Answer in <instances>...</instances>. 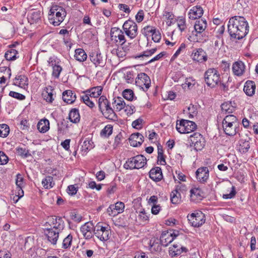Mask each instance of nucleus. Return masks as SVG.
I'll return each instance as SVG.
<instances>
[{
    "label": "nucleus",
    "mask_w": 258,
    "mask_h": 258,
    "mask_svg": "<svg viewBox=\"0 0 258 258\" xmlns=\"http://www.w3.org/2000/svg\"><path fill=\"white\" fill-rule=\"evenodd\" d=\"M177 121L176 128L180 134H188L194 132L197 128V124L194 121L182 119L179 122Z\"/></svg>",
    "instance_id": "obj_7"
},
{
    "label": "nucleus",
    "mask_w": 258,
    "mask_h": 258,
    "mask_svg": "<svg viewBox=\"0 0 258 258\" xmlns=\"http://www.w3.org/2000/svg\"><path fill=\"white\" fill-rule=\"evenodd\" d=\"M10 132L9 126L6 124H0V137H7Z\"/></svg>",
    "instance_id": "obj_47"
},
{
    "label": "nucleus",
    "mask_w": 258,
    "mask_h": 258,
    "mask_svg": "<svg viewBox=\"0 0 258 258\" xmlns=\"http://www.w3.org/2000/svg\"><path fill=\"white\" fill-rule=\"evenodd\" d=\"M177 23V26L181 32L184 31L186 28V21L185 18L179 17L175 20Z\"/></svg>",
    "instance_id": "obj_45"
},
{
    "label": "nucleus",
    "mask_w": 258,
    "mask_h": 258,
    "mask_svg": "<svg viewBox=\"0 0 258 258\" xmlns=\"http://www.w3.org/2000/svg\"><path fill=\"white\" fill-rule=\"evenodd\" d=\"M44 226L54 228L58 230H62L64 228V222L61 217L51 216L48 217L47 221L44 224Z\"/></svg>",
    "instance_id": "obj_8"
},
{
    "label": "nucleus",
    "mask_w": 258,
    "mask_h": 258,
    "mask_svg": "<svg viewBox=\"0 0 258 258\" xmlns=\"http://www.w3.org/2000/svg\"><path fill=\"white\" fill-rule=\"evenodd\" d=\"M52 76L55 79H58L59 77L60 74L62 71V68L58 64L53 66Z\"/></svg>",
    "instance_id": "obj_50"
},
{
    "label": "nucleus",
    "mask_w": 258,
    "mask_h": 258,
    "mask_svg": "<svg viewBox=\"0 0 258 258\" xmlns=\"http://www.w3.org/2000/svg\"><path fill=\"white\" fill-rule=\"evenodd\" d=\"M156 29L151 26H147L144 27L142 30V33L145 36H148L150 34H152Z\"/></svg>",
    "instance_id": "obj_51"
},
{
    "label": "nucleus",
    "mask_w": 258,
    "mask_h": 258,
    "mask_svg": "<svg viewBox=\"0 0 258 258\" xmlns=\"http://www.w3.org/2000/svg\"><path fill=\"white\" fill-rule=\"evenodd\" d=\"M112 104H115L116 107V111H120L125 107V103L121 97L114 98Z\"/></svg>",
    "instance_id": "obj_38"
},
{
    "label": "nucleus",
    "mask_w": 258,
    "mask_h": 258,
    "mask_svg": "<svg viewBox=\"0 0 258 258\" xmlns=\"http://www.w3.org/2000/svg\"><path fill=\"white\" fill-rule=\"evenodd\" d=\"M67 15L66 10L61 6L53 5L48 14V20L54 26H59L64 20Z\"/></svg>",
    "instance_id": "obj_3"
},
{
    "label": "nucleus",
    "mask_w": 258,
    "mask_h": 258,
    "mask_svg": "<svg viewBox=\"0 0 258 258\" xmlns=\"http://www.w3.org/2000/svg\"><path fill=\"white\" fill-rule=\"evenodd\" d=\"M124 204L123 202H118L114 205H110L107 209L108 215L114 217L124 211Z\"/></svg>",
    "instance_id": "obj_15"
},
{
    "label": "nucleus",
    "mask_w": 258,
    "mask_h": 258,
    "mask_svg": "<svg viewBox=\"0 0 258 258\" xmlns=\"http://www.w3.org/2000/svg\"><path fill=\"white\" fill-rule=\"evenodd\" d=\"M61 231L54 228L46 227L44 229V234L46 236L47 240L51 244L54 245L56 244L59 236V233Z\"/></svg>",
    "instance_id": "obj_14"
},
{
    "label": "nucleus",
    "mask_w": 258,
    "mask_h": 258,
    "mask_svg": "<svg viewBox=\"0 0 258 258\" xmlns=\"http://www.w3.org/2000/svg\"><path fill=\"white\" fill-rule=\"evenodd\" d=\"M17 153L20 156L27 158L29 156H31V154L29 153V151L28 150H27L26 148H23L22 147H18L16 149Z\"/></svg>",
    "instance_id": "obj_49"
},
{
    "label": "nucleus",
    "mask_w": 258,
    "mask_h": 258,
    "mask_svg": "<svg viewBox=\"0 0 258 258\" xmlns=\"http://www.w3.org/2000/svg\"><path fill=\"white\" fill-rule=\"evenodd\" d=\"M187 218L190 225L194 227H200L206 221L205 215L202 211L198 210L188 214Z\"/></svg>",
    "instance_id": "obj_6"
},
{
    "label": "nucleus",
    "mask_w": 258,
    "mask_h": 258,
    "mask_svg": "<svg viewBox=\"0 0 258 258\" xmlns=\"http://www.w3.org/2000/svg\"><path fill=\"white\" fill-rule=\"evenodd\" d=\"M152 39L155 42H159L161 39V35L160 33L158 30H157L156 29L154 32H153V33L152 34Z\"/></svg>",
    "instance_id": "obj_62"
},
{
    "label": "nucleus",
    "mask_w": 258,
    "mask_h": 258,
    "mask_svg": "<svg viewBox=\"0 0 258 258\" xmlns=\"http://www.w3.org/2000/svg\"><path fill=\"white\" fill-rule=\"evenodd\" d=\"M204 79L205 82L209 87L214 88L219 84L220 75L216 69L210 68L205 72Z\"/></svg>",
    "instance_id": "obj_5"
},
{
    "label": "nucleus",
    "mask_w": 258,
    "mask_h": 258,
    "mask_svg": "<svg viewBox=\"0 0 258 258\" xmlns=\"http://www.w3.org/2000/svg\"><path fill=\"white\" fill-rule=\"evenodd\" d=\"M69 119L71 122L75 123L79 122L80 120V115L79 110L77 108H73L69 113Z\"/></svg>",
    "instance_id": "obj_32"
},
{
    "label": "nucleus",
    "mask_w": 258,
    "mask_h": 258,
    "mask_svg": "<svg viewBox=\"0 0 258 258\" xmlns=\"http://www.w3.org/2000/svg\"><path fill=\"white\" fill-rule=\"evenodd\" d=\"M161 240L158 238H153L150 240L149 246L151 252H159L161 250Z\"/></svg>",
    "instance_id": "obj_27"
},
{
    "label": "nucleus",
    "mask_w": 258,
    "mask_h": 258,
    "mask_svg": "<svg viewBox=\"0 0 258 258\" xmlns=\"http://www.w3.org/2000/svg\"><path fill=\"white\" fill-rule=\"evenodd\" d=\"M76 59L80 62H83L86 60L87 55L85 51L82 48H78L75 50L74 55Z\"/></svg>",
    "instance_id": "obj_35"
},
{
    "label": "nucleus",
    "mask_w": 258,
    "mask_h": 258,
    "mask_svg": "<svg viewBox=\"0 0 258 258\" xmlns=\"http://www.w3.org/2000/svg\"><path fill=\"white\" fill-rule=\"evenodd\" d=\"M144 136L139 133L132 134L129 138L131 146L137 147L140 146L144 142Z\"/></svg>",
    "instance_id": "obj_19"
},
{
    "label": "nucleus",
    "mask_w": 258,
    "mask_h": 258,
    "mask_svg": "<svg viewBox=\"0 0 258 258\" xmlns=\"http://www.w3.org/2000/svg\"><path fill=\"white\" fill-rule=\"evenodd\" d=\"M136 84L141 88L144 91H147L151 86L150 77L145 73H141L138 75L136 79Z\"/></svg>",
    "instance_id": "obj_11"
},
{
    "label": "nucleus",
    "mask_w": 258,
    "mask_h": 258,
    "mask_svg": "<svg viewBox=\"0 0 258 258\" xmlns=\"http://www.w3.org/2000/svg\"><path fill=\"white\" fill-rule=\"evenodd\" d=\"M157 51L156 48H154L151 49L147 50L143 52V53L139 55L135 56L136 58H140L141 57H149Z\"/></svg>",
    "instance_id": "obj_55"
},
{
    "label": "nucleus",
    "mask_w": 258,
    "mask_h": 258,
    "mask_svg": "<svg viewBox=\"0 0 258 258\" xmlns=\"http://www.w3.org/2000/svg\"><path fill=\"white\" fill-rule=\"evenodd\" d=\"M256 86L255 82L252 81L248 80L244 84L243 91L248 96H252L255 93Z\"/></svg>",
    "instance_id": "obj_23"
},
{
    "label": "nucleus",
    "mask_w": 258,
    "mask_h": 258,
    "mask_svg": "<svg viewBox=\"0 0 258 258\" xmlns=\"http://www.w3.org/2000/svg\"><path fill=\"white\" fill-rule=\"evenodd\" d=\"M73 236L70 234L63 240L62 247L64 249L68 248L70 247L72 242Z\"/></svg>",
    "instance_id": "obj_53"
},
{
    "label": "nucleus",
    "mask_w": 258,
    "mask_h": 258,
    "mask_svg": "<svg viewBox=\"0 0 258 258\" xmlns=\"http://www.w3.org/2000/svg\"><path fill=\"white\" fill-rule=\"evenodd\" d=\"M124 112L126 114L129 116L133 114L136 110L135 107L133 105H125V107L124 108Z\"/></svg>",
    "instance_id": "obj_59"
},
{
    "label": "nucleus",
    "mask_w": 258,
    "mask_h": 258,
    "mask_svg": "<svg viewBox=\"0 0 258 258\" xmlns=\"http://www.w3.org/2000/svg\"><path fill=\"white\" fill-rule=\"evenodd\" d=\"M9 160L8 157L3 151H0V165L6 164Z\"/></svg>",
    "instance_id": "obj_63"
},
{
    "label": "nucleus",
    "mask_w": 258,
    "mask_h": 258,
    "mask_svg": "<svg viewBox=\"0 0 258 258\" xmlns=\"http://www.w3.org/2000/svg\"><path fill=\"white\" fill-rule=\"evenodd\" d=\"M42 184L45 189L51 188L54 185L53 182V177L51 176H47L42 181Z\"/></svg>",
    "instance_id": "obj_40"
},
{
    "label": "nucleus",
    "mask_w": 258,
    "mask_h": 258,
    "mask_svg": "<svg viewBox=\"0 0 258 258\" xmlns=\"http://www.w3.org/2000/svg\"><path fill=\"white\" fill-rule=\"evenodd\" d=\"M110 37L118 45H122L126 42L123 32L117 27L111 28L110 30Z\"/></svg>",
    "instance_id": "obj_12"
},
{
    "label": "nucleus",
    "mask_w": 258,
    "mask_h": 258,
    "mask_svg": "<svg viewBox=\"0 0 258 258\" xmlns=\"http://www.w3.org/2000/svg\"><path fill=\"white\" fill-rule=\"evenodd\" d=\"M81 100H82L83 102L91 108H93L95 106L93 102L90 99L88 94L82 96Z\"/></svg>",
    "instance_id": "obj_54"
},
{
    "label": "nucleus",
    "mask_w": 258,
    "mask_h": 258,
    "mask_svg": "<svg viewBox=\"0 0 258 258\" xmlns=\"http://www.w3.org/2000/svg\"><path fill=\"white\" fill-rule=\"evenodd\" d=\"M250 138L247 137L246 139H241L239 141V149L238 151L244 154L247 153L250 148Z\"/></svg>",
    "instance_id": "obj_28"
},
{
    "label": "nucleus",
    "mask_w": 258,
    "mask_h": 258,
    "mask_svg": "<svg viewBox=\"0 0 258 258\" xmlns=\"http://www.w3.org/2000/svg\"><path fill=\"white\" fill-rule=\"evenodd\" d=\"M18 78L19 82L18 84L17 82H14L13 84V85L18 86L20 88L25 89V86H28V79L25 75H19Z\"/></svg>",
    "instance_id": "obj_37"
},
{
    "label": "nucleus",
    "mask_w": 258,
    "mask_h": 258,
    "mask_svg": "<svg viewBox=\"0 0 258 258\" xmlns=\"http://www.w3.org/2000/svg\"><path fill=\"white\" fill-rule=\"evenodd\" d=\"M44 91L45 92L42 93V96H43L44 99L46 102L51 103L54 100L53 98L52 91H53V89H52V87L51 86L46 87Z\"/></svg>",
    "instance_id": "obj_34"
},
{
    "label": "nucleus",
    "mask_w": 258,
    "mask_h": 258,
    "mask_svg": "<svg viewBox=\"0 0 258 258\" xmlns=\"http://www.w3.org/2000/svg\"><path fill=\"white\" fill-rule=\"evenodd\" d=\"M113 126L110 124L106 125L100 132L102 137L108 138L112 133Z\"/></svg>",
    "instance_id": "obj_43"
},
{
    "label": "nucleus",
    "mask_w": 258,
    "mask_h": 258,
    "mask_svg": "<svg viewBox=\"0 0 258 258\" xmlns=\"http://www.w3.org/2000/svg\"><path fill=\"white\" fill-rule=\"evenodd\" d=\"M163 16L168 20L166 22V24L168 26H171L172 24L176 22V19L174 18L175 16L171 12L165 11L164 12Z\"/></svg>",
    "instance_id": "obj_44"
},
{
    "label": "nucleus",
    "mask_w": 258,
    "mask_h": 258,
    "mask_svg": "<svg viewBox=\"0 0 258 258\" xmlns=\"http://www.w3.org/2000/svg\"><path fill=\"white\" fill-rule=\"evenodd\" d=\"M9 95L19 100H24L26 98L25 96L23 94L13 91H11L9 92Z\"/></svg>",
    "instance_id": "obj_56"
},
{
    "label": "nucleus",
    "mask_w": 258,
    "mask_h": 258,
    "mask_svg": "<svg viewBox=\"0 0 258 258\" xmlns=\"http://www.w3.org/2000/svg\"><path fill=\"white\" fill-rule=\"evenodd\" d=\"M98 105L99 110L101 113L111 107L109 101L104 95L100 96L98 100Z\"/></svg>",
    "instance_id": "obj_24"
},
{
    "label": "nucleus",
    "mask_w": 258,
    "mask_h": 258,
    "mask_svg": "<svg viewBox=\"0 0 258 258\" xmlns=\"http://www.w3.org/2000/svg\"><path fill=\"white\" fill-rule=\"evenodd\" d=\"M197 180L202 183L207 182L209 177V170L207 167L199 168L196 172Z\"/></svg>",
    "instance_id": "obj_16"
},
{
    "label": "nucleus",
    "mask_w": 258,
    "mask_h": 258,
    "mask_svg": "<svg viewBox=\"0 0 258 258\" xmlns=\"http://www.w3.org/2000/svg\"><path fill=\"white\" fill-rule=\"evenodd\" d=\"M58 132L60 133L64 132L65 130H68L69 128L68 122H66L64 120L61 121V123H57Z\"/></svg>",
    "instance_id": "obj_58"
},
{
    "label": "nucleus",
    "mask_w": 258,
    "mask_h": 258,
    "mask_svg": "<svg viewBox=\"0 0 258 258\" xmlns=\"http://www.w3.org/2000/svg\"><path fill=\"white\" fill-rule=\"evenodd\" d=\"M248 24L243 17L235 16L229 19L228 32L231 40H240L248 34Z\"/></svg>",
    "instance_id": "obj_2"
},
{
    "label": "nucleus",
    "mask_w": 258,
    "mask_h": 258,
    "mask_svg": "<svg viewBox=\"0 0 258 258\" xmlns=\"http://www.w3.org/2000/svg\"><path fill=\"white\" fill-rule=\"evenodd\" d=\"M222 112L225 114H230L234 111V108L232 106L231 102H224L221 105Z\"/></svg>",
    "instance_id": "obj_42"
},
{
    "label": "nucleus",
    "mask_w": 258,
    "mask_h": 258,
    "mask_svg": "<svg viewBox=\"0 0 258 258\" xmlns=\"http://www.w3.org/2000/svg\"><path fill=\"white\" fill-rule=\"evenodd\" d=\"M18 51L13 48H11L7 50L5 54V57L7 60H14L17 57Z\"/></svg>",
    "instance_id": "obj_41"
},
{
    "label": "nucleus",
    "mask_w": 258,
    "mask_h": 258,
    "mask_svg": "<svg viewBox=\"0 0 258 258\" xmlns=\"http://www.w3.org/2000/svg\"><path fill=\"white\" fill-rule=\"evenodd\" d=\"M38 130L40 133H46L49 128V122L47 119L40 120L37 125Z\"/></svg>",
    "instance_id": "obj_33"
},
{
    "label": "nucleus",
    "mask_w": 258,
    "mask_h": 258,
    "mask_svg": "<svg viewBox=\"0 0 258 258\" xmlns=\"http://www.w3.org/2000/svg\"><path fill=\"white\" fill-rule=\"evenodd\" d=\"M62 99L68 104H72L76 99V96L72 90H68L62 93Z\"/></svg>",
    "instance_id": "obj_29"
},
{
    "label": "nucleus",
    "mask_w": 258,
    "mask_h": 258,
    "mask_svg": "<svg viewBox=\"0 0 258 258\" xmlns=\"http://www.w3.org/2000/svg\"><path fill=\"white\" fill-rule=\"evenodd\" d=\"M102 114L104 117L113 121L118 120V116L111 107L105 110Z\"/></svg>",
    "instance_id": "obj_31"
},
{
    "label": "nucleus",
    "mask_w": 258,
    "mask_h": 258,
    "mask_svg": "<svg viewBox=\"0 0 258 258\" xmlns=\"http://www.w3.org/2000/svg\"><path fill=\"white\" fill-rule=\"evenodd\" d=\"M183 77V75L180 71H177L174 72L172 74V80L175 82H177L179 81V79Z\"/></svg>",
    "instance_id": "obj_64"
},
{
    "label": "nucleus",
    "mask_w": 258,
    "mask_h": 258,
    "mask_svg": "<svg viewBox=\"0 0 258 258\" xmlns=\"http://www.w3.org/2000/svg\"><path fill=\"white\" fill-rule=\"evenodd\" d=\"M204 13L203 8L200 6H194L191 9L188 14L189 18L191 20H196L201 18Z\"/></svg>",
    "instance_id": "obj_21"
},
{
    "label": "nucleus",
    "mask_w": 258,
    "mask_h": 258,
    "mask_svg": "<svg viewBox=\"0 0 258 258\" xmlns=\"http://www.w3.org/2000/svg\"><path fill=\"white\" fill-rule=\"evenodd\" d=\"M201 140H203L204 139L202 138V136L198 133H195L189 137L190 143L192 145Z\"/></svg>",
    "instance_id": "obj_52"
},
{
    "label": "nucleus",
    "mask_w": 258,
    "mask_h": 258,
    "mask_svg": "<svg viewBox=\"0 0 258 258\" xmlns=\"http://www.w3.org/2000/svg\"><path fill=\"white\" fill-rule=\"evenodd\" d=\"M169 235V231H163L161 233L160 239L162 245L164 247L167 246L173 240V238Z\"/></svg>",
    "instance_id": "obj_30"
},
{
    "label": "nucleus",
    "mask_w": 258,
    "mask_h": 258,
    "mask_svg": "<svg viewBox=\"0 0 258 258\" xmlns=\"http://www.w3.org/2000/svg\"><path fill=\"white\" fill-rule=\"evenodd\" d=\"M191 57L194 61L200 63L206 61L208 58L206 52L201 48L195 49Z\"/></svg>",
    "instance_id": "obj_18"
},
{
    "label": "nucleus",
    "mask_w": 258,
    "mask_h": 258,
    "mask_svg": "<svg viewBox=\"0 0 258 258\" xmlns=\"http://www.w3.org/2000/svg\"><path fill=\"white\" fill-rule=\"evenodd\" d=\"M122 28L125 34L132 39L138 35V26L133 20L129 19L126 21L122 26Z\"/></svg>",
    "instance_id": "obj_10"
},
{
    "label": "nucleus",
    "mask_w": 258,
    "mask_h": 258,
    "mask_svg": "<svg viewBox=\"0 0 258 258\" xmlns=\"http://www.w3.org/2000/svg\"><path fill=\"white\" fill-rule=\"evenodd\" d=\"M134 78L133 71H128L124 75V79L127 83H133L134 82Z\"/></svg>",
    "instance_id": "obj_57"
},
{
    "label": "nucleus",
    "mask_w": 258,
    "mask_h": 258,
    "mask_svg": "<svg viewBox=\"0 0 258 258\" xmlns=\"http://www.w3.org/2000/svg\"><path fill=\"white\" fill-rule=\"evenodd\" d=\"M146 164V158L142 155H138L128 158L124 164L123 167L126 169H138L144 167Z\"/></svg>",
    "instance_id": "obj_4"
},
{
    "label": "nucleus",
    "mask_w": 258,
    "mask_h": 258,
    "mask_svg": "<svg viewBox=\"0 0 258 258\" xmlns=\"http://www.w3.org/2000/svg\"><path fill=\"white\" fill-rule=\"evenodd\" d=\"M41 15L39 10H35L29 13L27 16L28 21L30 24L38 23L41 21Z\"/></svg>",
    "instance_id": "obj_26"
},
{
    "label": "nucleus",
    "mask_w": 258,
    "mask_h": 258,
    "mask_svg": "<svg viewBox=\"0 0 258 258\" xmlns=\"http://www.w3.org/2000/svg\"><path fill=\"white\" fill-rule=\"evenodd\" d=\"M80 231L87 240L90 239L95 235L100 240L106 241L111 235L110 227L103 226L100 222L94 226L92 222H87L81 226Z\"/></svg>",
    "instance_id": "obj_1"
},
{
    "label": "nucleus",
    "mask_w": 258,
    "mask_h": 258,
    "mask_svg": "<svg viewBox=\"0 0 258 258\" xmlns=\"http://www.w3.org/2000/svg\"><path fill=\"white\" fill-rule=\"evenodd\" d=\"M122 96L125 99L132 101L134 99V93L132 90L126 89L122 92Z\"/></svg>",
    "instance_id": "obj_48"
},
{
    "label": "nucleus",
    "mask_w": 258,
    "mask_h": 258,
    "mask_svg": "<svg viewBox=\"0 0 258 258\" xmlns=\"http://www.w3.org/2000/svg\"><path fill=\"white\" fill-rule=\"evenodd\" d=\"M102 91V88L101 86L93 87L86 92L90 93L89 96L91 97L97 98L99 97Z\"/></svg>",
    "instance_id": "obj_39"
},
{
    "label": "nucleus",
    "mask_w": 258,
    "mask_h": 258,
    "mask_svg": "<svg viewBox=\"0 0 258 258\" xmlns=\"http://www.w3.org/2000/svg\"><path fill=\"white\" fill-rule=\"evenodd\" d=\"M92 148V145L90 141L85 140L82 145V151L84 153H87L88 150Z\"/></svg>",
    "instance_id": "obj_60"
},
{
    "label": "nucleus",
    "mask_w": 258,
    "mask_h": 258,
    "mask_svg": "<svg viewBox=\"0 0 258 258\" xmlns=\"http://www.w3.org/2000/svg\"><path fill=\"white\" fill-rule=\"evenodd\" d=\"M170 201L173 204H178L181 202V194L177 190H173L170 194Z\"/></svg>",
    "instance_id": "obj_36"
},
{
    "label": "nucleus",
    "mask_w": 258,
    "mask_h": 258,
    "mask_svg": "<svg viewBox=\"0 0 258 258\" xmlns=\"http://www.w3.org/2000/svg\"><path fill=\"white\" fill-rule=\"evenodd\" d=\"M90 59L95 67H104L106 63L105 59L99 50H95L90 53Z\"/></svg>",
    "instance_id": "obj_13"
},
{
    "label": "nucleus",
    "mask_w": 258,
    "mask_h": 258,
    "mask_svg": "<svg viewBox=\"0 0 258 258\" xmlns=\"http://www.w3.org/2000/svg\"><path fill=\"white\" fill-rule=\"evenodd\" d=\"M222 122H227V123L229 122L230 123H233V124L239 125V123L238 122V119L236 117V116H235L234 115H232V114H230L227 115L224 117Z\"/></svg>",
    "instance_id": "obj_46"
},
{
    "label": "nucleus",
    "mask_w": 258,
    "mask_h": 258,
    "mask_svg": "<svg viewBox=\"0 0 258 258\" xmlns=\"http://www.w3.org/2000/svg\"><path fill=\"white\" fill-rule=\"evenodd\" d=\"M222 125L223 131L227 136H233L236 134H238L239 136H240L238 127V124L222 122Z\"/></svg>",
    "instance_id": "obj_17"
},
{
    "label": "nucleus",
    "mask_w": 258,
    "mask_h": 258,
    "mask_svg": "<svg viewBox=\"0 0 258 258\" xmlns=\"http://www.w3.org/2000/svg\"><path fill=\"white\" fill-rule=\"evenodd\" d=\"M236 194L235 187L232 186L230 192L228 194H223L222 197L224 199H231L235 197Z\"/></svg>",
    "instance_id": "obj_61"
},
{
    "label": "nucleus",
    "mask_w": 258,
    "mask_h": 258,
    "mask_svg": "<svg viewBox=\"0 0 258 258\" xmlns=\"http://www.w3.org/2000/svg\"><path fill=\"white\" fill-rule=\"evenodd\" d=\"M188 251L187 248L184 246L179 247L177 244H174L172 247H169V253L171 257H175L179 256L182 252L186 253Z\"/></svg>",
    "instance_id": "obj_20"
},
{
    "label": "nucleus",
    "mask_w": 258,
    "mask_h": 258,
    "mask_svg": "<svg viewBox=\"0 0 258 258\" xmlns=\"http://www.w3.org/2000/svg\"><path fill=\"white\" fill-rule=\"evenodd\" d=\"M207 27V23L206 20L203 19H199L197 20L195 22L194 25V29L195 30V36L193 38L194 41H201L203 40V39L200 38V36L202 37L204 36H206V35L203 32L205 30L206 28Z\"/></svg>",
    "instance_id": "obj_9"
},
{
    "label": "nucleus",
    "mask_w": 258,
    "mask_h": 258,
    "mask_svg": "<svg viewBox=\"0 0 258 258\" xmlns=\"http://www.w3.org/2000/svg\"><path fill=\"white\" fill-rule=\"evenodd\" d=\"M245 65L242 61L238 60L233 63L232 71L234 75L237 76H240L243 75Z\"/></svg>",
    "instance_id": "obj_25"
},
{
    "label": "nucleus",
    "mask_w": 258,
    "mask_h": 258,
    "mask_svg": "<svg viewBox=\"0 0 258 258\" xmlns=\"http://www.w3.org/2000/svg\"><path fill=\"white\" fill-rule=\"evenodd\" d=\"M149 177L156 182L161 180L163 178L161 168L160 167H155L152 168L149 172Z\"/></svg>",
    "instance_id": "obj_22"
}]
</instances>
